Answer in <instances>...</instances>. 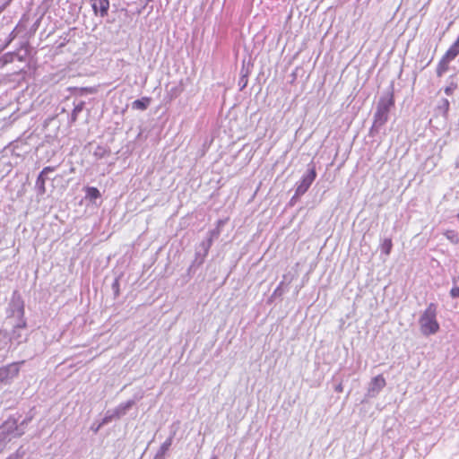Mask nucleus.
I'll return each mask as SVG.
<instances>
[{
  "label": "nucleus",
  "instance_id": "f257e3e1",
  "mask_svg": "<svg viewBox=\"0 0 459 459\" xmlns=\"http://www.w3.org/2000/svg\"><path fill=\"white\" fill-rule=\"evenodd\" d=\"M420 327L422 334L429 336L439 331V324L437 321V306L430 303L420 316Z\"/></svg>",
  "mask_w": 459,
  "mask_h": 459
},
{
  "label": "nucleus",
  "instance_id": "f03ea898",
  "mask_svg": "<svg viewBox=\"0 0 459 459\" xmlns=\"http://www.w3.org/2000/svg\"><path fill=\"white\" fill-rule=\"evenodd\" d=\"M394 105V94L391 93L386 100H381L374 116V125L381 126L388 119L390 108Z\"/></svg>",
  "mask_w": 459,
  "mask_h": 459
},
{
  "label": "nucleus",
  "instance_id": "7ed1b4c3",
  "mask_svg": "<svg viewBox=\"0 0 459 459\" xmlns=\"http://www.w3.org/2000/svg\"><path fill=\"white\" fill-rule=\"evenodd\" d=\"M316 178V167H315V165H313L308 169L307 174L302 178L300 183L297 186L296 191H295V195L299 196V195H304L308 190V188L310 187L312 183L315 181Z\"/></svg>",
  "mask_w": 459,
  "mask_h": 459
},
{
  "label": "nucleus",
  "instance_id": "20e7f679",
  "mask_svg": "<svg viewBox=\"0 0 459 459\" xmlns=\"http://www.w3.org/2000/svg\"><path fill=\"white\" fill-rule=\"evenodd\" d=\"M91 7L96 14L100 17L108 15L109 9V0H91Z\"/></svg>",
  "mask_w": 459,
  "mask_h": 459
},
{
  "label": "nucleus",
  "instance_id": "39448f33",
  "mask_svg": "<svg viewBox=\"0 0 459 459\" xmlns=\"http://www.w3.org/2000/svg\"><path fill=\"white\" fill-rule=\"evenodd\" d=\"M55 170V167H51V166H48V167H45L41 172L39 173L38 178H37V185L39 186L41 193H45L46 192V175L49 172H53Z\"/></svg>",
  "mask_w": 459,
  "mask_h": 459
},
{
  "label": "nucleus",
  "instance_id": "423d86ee",
  "mask_svg": "<svg viewBox=\"0 0 459 459\" xmlns=\"http://www.w3.org/2000/svg\"><path fill=\"white\" fill-rule=\"evenodd\" d=\"M452 60L450 59H446L444 56L441 57L440 61L438 62L437 64V76H442L446 72H447V70L449 69V63L451 62Z\"/></svg>",
  "mask_w": 459,
  "mask_h": 459
},
{
  "label": "nucleus",
  "instance_id": "0eeeda50",
  "mask_svg": "<svg viewBox=\"0 0 459 459\" xmlns=\"http://www.w3.org/2000/svg\"><path fill=\"white\" fill-rule=\"evenodd\" d=\"M151 98L143 97L140 100H136L132 103L133 108L139 110H145L151 103Z\"/></svg>",
  "mask_w": 459,
  "mask_h": 459
},
{
  "label": "nucleus",
  "instance_id": "6e6552de",
  "mask_svg": "<svg viewBox=\"0 0 459 459\" xmlns=\"http://www.w3.org/2000/svg\"><path fill=\"white\" fill-rule=\"evenodd\" d=\"M371 385H372V390L378 392L382 388L385 387V379L384 378V377L382 375H378L372 379Z\"/></svg>",
  "mask_w": 459,
  "mask_h": 459
},
{
  "label": "nucleus",
  "instance_id": "1a4fd4ad",
  "mask_svg": "<svg viewBox=\"0 0 459 459\" xmlns=\"http://www.w3.org/2000/svg\"><path fill=\"white\" fill-rule=\"evenodd\" d=\"M380 248L385 255H389L393 248L392 239L390 238L383 239Z\"/></svg>",
  "mask_w": 459,
  "mask_h": 459
},
{
  "label": "nucleus",
  "instance_id": "9d476101",
  "mask_svg": "<svg viewBox=\"0 0 459 459\" xmlns=\"http://www.w3.org/2000/svg\"><path fill=\"white\" fill-rule=\"evenodd\" d=\"M86 198L90 200H95L100 197V193L97 187L94 186H87L85 188Z\"/></svg>",
  "mask_w": 459,
  "mask_h": 459
},
{
  "label": "nucleus",
  "instance_id": "9b49d317",
  "mask_svg": "<svg viewBox=\"0 0 459 459\" xmlns=\"http://www.w3.org/2000/svg\"><path fill=\"white\" fill-rule=\"evenodd\" d=\"M444 235L451 243L455 245L459 243V236L455 230H448L444 233Z\"/></svg>",
  "mask_w": 459,
  "mask_h": 459
},
{
  "label": "nucleus",
  "instance_id": "f8f14e48",
  "mask_svg": "<svg viewBox=\"0 0 459 459\" xmlns=\"http://www.w3.org/2000/svg\"><path fill=\"white\" fill-rule=\"evenodd\" d=\"M11 365L0 368V382H4L10 377Z\"/></svg>",
  "mask_w": 459,
  "mask_h": 459
},
{
  "label": "nucleus",
  "instance_id": "ddd939ff",
  "mask_svg": "<svg viewBox=\"0 0 459 459\" xmlns=\"http://www.w3.org/2000/svg\"><path fill=\"white\" fill-rule=\"evenodd\" d=\"M171 444H172V438L169 437L161 445L160 450H161L162 454H164L169 448Z\"/></svg>",
  "mask_w": 459,
  "mask_h": 459
},
{
  "label": "nucleus",
  "instance_id": "4468645a",
  "mask_svg": "<svg viewBox=\"0 0 459 459\" xmlns=\"http://www.w3.org/2000/svg\"><path fill=\"white\" fill-rule=\"evenodd\" d=\"M450 295L453 298H459V286L458 287H453L450 290Z\"/></svg>",
  "mask_w": 459,
  "mask_h": 459
},
{
  "label": "nucleus",
  "instance_id": "2eb2a0df",
  "mask_svg": "<svg viewBox=\"0 0 459 459\" xmlns=\"http://www.w3.org/2000/svg\"><path fill=\"white\" fill-rule=\"evenodd\" d=\"M445 92H446V94L450 95V94L452 93V90H451V88L446 87V88L445 89Z\"/></svg>",
  "mask_w": 459,
  "mask_h": 459
},
{
  "label": "nucleus",
  "instance_id": "dca6fc26",
  "mask_svg": "<svg viewBox=\"0 0 459 459\" xmlns=\"http://www.w3.org/2000/svg\"><path fill=\"white\" fill-rule=\"evenodd\" d=\"M18 372H19L18 368H15L14 373H13V376H17V375H18Z\"/></svg>",
  "mask_w": 459,
  "mask_h": 459
}]
</instances>
